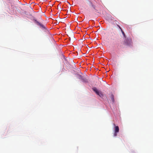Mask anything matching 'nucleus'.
Listing matches in <instances>:
<instances>
[{
  "mask_svg": "<svg viewBox=\"0 0 153 153\" xmlns=\"http://www.w3.org/2000/svg\"><path fill=\"white\" fill-rule=\"evenodd\" d=\"M78 77L79 79L82 80L83 82H88V79L85 78L83 76L79 74L78 75Z\"/></svg>",
  "mask_w": 153,
  "mask_h": 153,
  "instance_id": "obj_1",
  "label": "nucleus"
},
{
  "mask_svg": "<svg viewBox=\"0 0 153 153\" xmlns=\"http://www.w3.org/2000/svg\"><path fill=\"white\" fill-rule=\"evenodd\" d=\"M33 20L36 22V23L38 25H39L40 27L44 28L46 29V27L45 26L39 22L36 19H34Z\"/></svg>",
  "mask_w": 153,
  "mask_h": 153,
  "instance_id": "obj_2",
  "label": "nucleus"
},
{
  "mask_svg": "<svg viewBox=\"0 0 153 153\" xmlns=\"http://www.w3.org/2000/svg\"><path fill=\"white\" fill-rule=\"evenodd\" d=\"M114 125L115 126V130L114 132H118L119 131V127L118 126H115V125L114 124Z\"/></svg>",
  "mask_w": 153,
  "mask_h": 153,
  "instance_id": "obj_3",
  "label": "nucleus"
},
{
  "mask_svg": "<svg viewBox=\"0 0 153 153\" xmlns=\"http://www.w3.org/2000/svg\"><path fill=\"white\" fill-rule=\"evenodd\" d=\"M93 90L97 94H98V92H99L96 87H94L92 88Z\"/></svg>",
  "mask_w": 153,
  "mask_h": 153,
  "instance_id": "obj_4",
  "label": "nucleus"
},
{
  "mask_svg": "<svg viewBox=\"0 0 153 153\" xmlns=\"http://www.w3.org/2000/svg\"><path fill=\"white\" fill-rule=\"evenodd\" d=\"M111 100L112 101L114 102V96L113 95H112L111 96Z\"/></svg>",
  "mask_w": 153,
  "mask_h": 153,
  "instance_id": "obj_5",
  "label": "nucleus"
},
{
  "mask_svg": "<svg viewBox=\"0 0 153 153\" xmlns=\"http://www.w3.org/2000/svg\"><path fill=\"white\" fill-rule=\"evenodd\" d=\"M97 94L99 95L100 97H101L103 96L101 92H98V94Z\"/></svg>",
  "mask_w": 153,
  "mask_h": 153,
  "instance_id": "obj_6",
  "label": "nucleus"
},
{
  "mask_svg": "<svg viewBox=\"0 0 153 153\" xmlns=\"http://www.w3.org/2000/svg\"><path fill=\"white\" fill-rule=\"evenodd\" d=\"M91 6L94 9H95V6L94 5V4L92 2H91Z\"/></svg>",
  "mask_w": 153,
  "mask_h": 153,
  "instance_id": "obj_7",
  "label": "nucleus"
},
{
  "mask_svg": "<svg viewBox=\"0 0 153 153\" xmlns=\"http://www.w3.org/2000/svg\"><path fill=\"white\" fill-rule=\"evenodd\" d=\"M121 32H122V34L123 35V36L125 37H126V35H125V34L124 33V32L123 31V30H121Z\"/></svg>",
  "mask_w": 153,
  "mask_h": 153,
  "instance_id": "obj_8",
  "label": "nucleus"
},
{
  "mask_svg": "<svg viewBox=\"0 0 153 153\" xmlns=\"http://www.w3.org/2000/svg\"><path fill=\"white\" fill-rule=\"evenodd\" d=\"M117 133L118 132H114V136H115V137L116 136H117Z\"/></svg>",
  "mask_w": 153,
  "mask_h": 153,
  "instance_id": "obj_9",
  "label": "nucleus"
},
{
  "mask_svg": "<svg viewBox=\"0 0 153 153\" xmlns=\"http://www.w3.org/2000/svg\"><path fill=\"white\" fill-rule=\"evenodd\" d=\"M117 26L119 27V29L121 31V30H122V29L121 27L118 25H117Z\"/></svg>",
  "mask_w": 153,
  "mask_h": 153,
  "instance_id": "obj_10",
  "label": "nucleus"
}]
</instances>
